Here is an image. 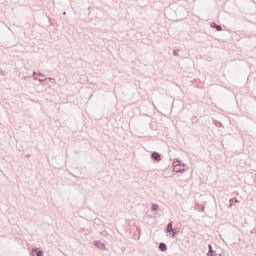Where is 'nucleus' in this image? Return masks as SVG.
I'll use <instances>...</instances> for the list:
<instances>
[{
	"instance_id": "nucleus-1",
	"label": "nucleus",
	"mask_w": 256,
	"mask_h": 256,
	"mask_svg": "<svg viewBox=\"0 0 256 256\" xmlns=\"http://www.w3.org/2000/svg\"><path fill=\"white\" fill-rule=\"evenodd\" d=\"M30 255L31 256H43L44 253H43V250H41V248L34 247V248H32Z\"/></svg>"
},
{
	"instance_id": "nucleus-2",
	"label": "nucleus",
	"mask_w": 256,
	"mask_h": 256,
	"mask_svg": "<svg viewBox=\"0 0 256 256\" xmlns=\"http://www.w3.org/2000/svg\"><path fill=\"white\" fill-rule=\"evenodd\" d=\"M151 159H153V161H156V163H159V161H161V154H159L158 152H153L151 154Z\"/></svg>"
},
{
	"instance_id": "nucleus-3",
	"label": "nucleus",
	"mask_w": 256,
	"mask_h": 256,
	"mask_svg": "<svg viewBox=\"0 0 256 256\" xmlns=\"http://www.w3.org/2000/svg\"><path fill=\"white\" fill-rule=\"evenodd\" d=\"M173 167H174V172L177 173V171H180L181 168V161L180 160H177V161H174L173 162Z\"/></svg>"
},
{
	"instance_id": "nucleus-4",
	"label": "nucleus",
	"mask_w": 256,
	"mask_h": 256,
	"mask_svg": "<svg viewBox=\"0 0 256 256\" xmlns=\"http://www.w3.org/2000/svg\"><path fill=\"white\" fill-rule=\"evenodd\" d=\"M210 27H211L212 29H216V31H223V28L221 27V25H218V24L215 23V22H212V23L210 24Z\"/></svg>"
},
{
	"instance_id": "nucleus-5",
	"label": "nucleus",
	"mask_w": 256,
	"mask_h": 256,
	"mask_svg": "<svg viewBox=\"0 0 256 256\" xmlns=\"http://www.w3.org/2000/svg\"><path fill=\"white\" fill-rule=\"evenodd\" d=\"M208 253L207 256H216L217 253L213 250V246H211V244L208 245Z\"/></svg>"
},
{
	"instance_id": "nucleus-6",
	"label": "nucleus",
	"mask_w": 256,
	"mask_h": 256,
	"mask_svg": "<svg viewBox=\"0 0 256 256\" xmlns=\"http://www.w3.org/2000/svg\"><path fill=\"white\" fill-rule=\"evenodd\" d=\"M95 247H97L98 249H105V243H103L101 241H96Z\"/></svg>"
},
{
	"instance_id": "nucleus-7",
	"label": "nucleus",
	"mask_w": 256,
	"mask_h": 256,
	"mask_svg": "<svg viewBox=\"0 0 256 256\" xmlns=\"http://www.w3.org/2000/svg\"><path fill=\"white\" fill-rule=\"evenodd\" d=\"M171 231H173V222H169L166 228L167 233H171Z\"/></svg>"
},
{
	"instance_id": "nucleus-8",
	"label": "nucleus",
	"mask_w": 256,
	"mask_h": 256,
	"mask_svg": "<svg viewBox=\"0 0 256 256\" xmlns=\"http://www.w3.org/2000/svg\"><path fill=\"white\" fill-rule=\"evenodd\" d=\"M159 249H160V251H167V244L161 242L159 244Z\"/></svg>"
},
{
	"instance_id": "nucleus-9",
	"label": "nucleus",
	"mask_w": 256,
	"mask_h": 256,
	"mask_svg": "<svg viewBox=\"0 0 256 256\" xmlns=\"http://www.w3.org/2000/svg\"><path fill=\"white\" fill-rule=\"evenodd\" d=\"M152 211H159V205L152 204Z\"/></svg>"
},
{
	"instance_id": "nucleus-10",
	"label": "nucleus",
	"mask_w": 256,
	"mask_h": 256,
	"mask_svg": "<svg viewBox=\"0 0 256 256\" xmlns=\"http://www.w3.org/2000/svg\"><path fill=\"white\" fill-rule=\"evenodd\" d=\"M34 80L35 81H39L40 83H43L44 81H45V79H43V78H39V77H34Z\"/></svg>"
},
{
	"instance_id": "nucleus-11",
	"label": "nucleus",
	"mask_w": 256,
	"mask_h": 256,
	"mask_svg": "<svg viewBox=\"0 0 256 256\" xmlns=\"http://www.w3.org/2000/svg\"><path fill=\"white\" fill-rule=\"evenodd\" d=\"M173 55H174L175 57H179V49L174 50V51H173Z\"/></svg>"
},
{
	"instance_id": "nucleus-12",
	"label": "nucleus",
	"mask_w": 256,
	"mask_h": 256,
	"mask_svg": "<svg viewBox=\"0 0 256 256\" xmlns=\"http://www.w3.org/2000/svg\"><path fill=\"white\" fill-rule=\"evenodd\" d=\"M185 168H180V170H177V173H185Z\"/></svg>"
},
{
	"instance_id": "nucleus-13",
	"label": "nucleus",
	"mask_w": 256,
	"mask_h": 256,
	"mask_svg": "<svg viewBox=\"0 0 256 256\" xmlns=\"http://www.w3.org/2000/svg\"><path fill=\"white\" fill-rule=\"evenodd\" d=\"M172 233V237H175V235H177V231H175V229H173V231H171Z\"/></svg>"
},
{
	"instance_id": "nucleus-14",
	"label": "nucleus",
	"mask_w": 256,
	"mask_h": 256,
	"mask_svg": "<svg viewBox=\"0 0 256 256\" xmlns=\"http://www.w3.org/2000/svg\"><path fill=\"white\" fill-rule=\"evenodd\" d=\"M0 75L5 76V72L0 69Z\"/></svg>"
},
{
	"instance_id": "nucleus-15",
	"label": "nucleus",
	"mask_w": 256,
	"mask_h": 256,
	"mask_svg": "<svg viewBox=\"0 0 256 256\" xmlns=\"http://www.w3.org/2000/svg\"><path fill=\"white\" fill-rule=\"evenodd\" d=\"M49 80L51 81V83H55V78H49Z\"/></svg>"
},
{
	"instance_id": "nucleus-16",
	"label": "nucleus",
	"mask_w": 256,
	"mask_h": 256,
	"mask_svg": "<svg viewBox=\"0 0 256 256\" xmlns=\"http://www.w3.org/2000/svg\"><path fill=\"white\" fill-rule=\"evenodd\" d=\"M33 77H37V72H33Z\"/></svg>"
},
{
	"instance_id": "nucleus-17",
	"label": "nucleus",
	"mask_w": 256,
	"mask_h": 256,
	"mask_svg": "<svg viewBox=\"0 0 256 256\" xmlns=\"http://www.w3.org/2000/svg\"><path fill=\"white\" fill-rule=\"evenodd\" d=\"M233 198L232 199H230V205H233Z\"/></svg>"
},
{
	"instance_id": "nucleus-18",
	"label": "nucleus",
	"mask_w": 256,
	"mask_h": 256,
	"mask_svg": "<svg viewBox=\"0 0 256 256\" xmlns=\"http://www.w3.org/2000/svg\"><path fill=\"white\" fill-rule=\"evenodd\" d=\"M235 203H239V200L237 198L234 199Z\"/></svg>"
},
{
	"instance_id": "nucleus-19",
	"label": "nucleus",
	"mask_w": 256,
	"mask_h": 256,
	"mask_svg": "<svg viewBox=\"0 0 256 256\" xmlns=\"http://www.w3.org/2000/svg\"><path fill=\"white\" fill-rule=\"evenodd\" d=\"M38 75H39V77H43V75L41 73H39Z\"/></svg>"
},
{
	"instance_id": "nucleus-20",
	"label": "nucleus",
	"mask_w": 256,
	"mask_h": 256,
	"mask_svg": "<svg viewBox=\"0 0 256 256\" xmlns=\"http://www.w3.org/2000/svg\"><path fill=\"white\" fill-rule=\"evenodd\" d=\"M63 15H67V12H63Z\"/></svg>"
},
{
	"instance_id": "nucleus-21",
	"label": "nucleus",
	"mask_w": 256,
	"mask_h": 256,
	"mask_svg": "<svg viewBox=\"0 0 256 256\" xmlns=\"http://www.w3.org/2000/svg\"><path fill=\"white\" fill-rule=\"evenodd\" d=\"M26 157H31V155H30V154H28V155H26Z\"/></svg>"
}]
</instances>
